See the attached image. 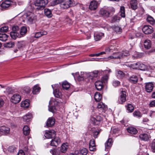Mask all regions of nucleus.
Instances as JSON below:
<instances>
[{
	"label": "nucleus",
	"mask_w": 155,
	"mask_h": 155,
	"mask_svg": "<svg viewBox=\"0 0 155 155\" xmlns=\"http://www.w3.org/2000/svg\"><path fill=\"white\" fill-rule=\"evenodd\" d=\"M95 100L97 101H99L102 98V96L99 92H96L94 95Z\"/></svg>",
	"instance_id": "obj_35"
},
{
	"label": "nucleus",
	"mask_w": 155,
	"mask_h": 155,
	"mask_svg": "<svg viewBox=\"0 0 155 155\" xmlns=\"http://www.w3.org/2000/svg\"><path fill=\"white\" fill-rule=\"evenodd\" d=\"M109 75L106 74L102 77L101 78L102 81L104 83L107 82L109 78Z\"/></svg>",
	"instance_id": "obj_55"
},
{
	"label": "nucleus",
	"mask_w": 155,
	"mask_h": 155,
	"mask_svg": "<svg viewBox=\"0 0 155 155\" xmlns=\"http://www.w3.org/2000/svg\"><path fill=\"white\" fill-rule=\"evenodd\" d=\"M31 117V114L30 113H28L23 117V119L24 121L28 122L30 121Z\"/></svg>",
	"instance_id": "obj_24"
},
{
	"label": "nucleus",
	"mask_w": 155,
	"mask_h": 155,
	"mask_svg": "<svg viewBox=\"0 0 155 155\" xmlns=\"http://www.w3.org/2000/svg\"><path fill=\"white\" fill-rule=\"evenodd\" d=\"M104 35V34L102 33H95L94 35V39L96 41H98L100 40Z\"/></svg>",
	"instance_id": "obj_23"
},
{
	"label": "nucleus",
	"mask_w": 155,
	"mask_h": 155,
	"mask_svg": "<svg viewBox=\"0 0 155 155\" xmlns=\"http://www.w3.org/2000/svg\"><path fill=\"white\" fill-rule=\"evenodd\" d=\"M56 135L55 132L53 130L47 131L45 135V137L47 139L54 137Z\"/></svg>",
	"instance_id": "obj_9"
},
{
	"label": "nucleus",
	"mask_w": 155,
	"mask_h": 155,
	"mask_svg": "<svg viewBox=\"0 0 155 155\" xmlns=\"http://www.w3.org/2000/svg\"><path fill=\"white\" fill-rule=\"evenodd\" d=\"M147 69V66L144 64L139 62L138 69L142 71H146Z\"/></svg>",
	"instance_id": "obj_30"
},
{
	"label": "nucleus",
	"mask_w": 155,
	"mask_h": 155,
	"mask_svg": "<svg viewBox=\"0 0 155 155\" xmlns=\"http://www.w3.org/2000/svg\"><path fill=\"white\" fill-rule=\"evenodd\" d=\"M98 5V4L97 2L95 0L92 1L90 3L89 8L91 10H94L97 8Z\"/></svg>",
	"instance_id": "obj_13"
},
{
	"label": "nucleus",
	"mask_w": 155,
	"mask_h": 155,
	"mask_svg": "<svg viewBox=\"0 0 155 155\" xmlns=\"http://www.w3.org/2000/svg\"><path fill=\"white\" fill-rule=\"evenodd\" d=\"M55 123V119L53 117L49 118L47 122V125L48 127H51L53 126Z\"/></svg>",
	"instance_id": "obj_20"
},
{
	"label": "nucleus",
	"mask_w": 155,
	"mask_h": 155,
	"mask_svg": "<svg viewBox=\"0 0 155 155\" xmlns=\"http://www.w3.org/2000/svg\"><path fill=\"white\" fill-rule=\"evenodd\" d=\"M49 111L52 112L54 113L56 112V109L54 106H51L49 108Z\"/></svg>",
	"instance_id": "obj_63"
},
{
	"label": "nucleus",
	"mask_w": 155,
	"mask_h": 155,
	"mask_svg": "<svg viewBox=\"0 0 155 155\" xmlns=\"http://www.w3.org/2000/svg\"><path fill=\"white\" fill-rule=\"evenodd\" d=\"M87 153V150L85 148H83L80 150V155H86Z\"/></svg>",
	"instance_id": "obj_50"
},
{
	"label": "nucleus",
	"mask_w": 155,
	"mask_h": 155,
	"mask_svg": "<svg viewBox=\"0 0 155 155\" xmlns=\"http://www.w3.org/2000/svg\"><path fill=\"white\" fill-rule=\"evenodd\" d=\"M147 21L151 24L153 25L155 24V20L152 17L149 16L147 17Z\"/></svg>",
	"instance_id": "obj_48"
},
{
	"label": "nucleus",
	"mask_w": 155,
	"mask_h": 155,
	"mask_svg": "<svg viewBox=\"0 0 155 155\" xmlns=\"http://www.w3.org/2000/svg\"><path fill=\"white\" fill-rule=\"evenodd\" d=\"M122 55V58L128 56L129 55V52L128 51H125L121 52Z\"/></svg>",
	"instance_id": "obj_56"
},
{
	"label": "nucleus",
	"mask_w": 155,
	"mask_h": 155,
	"mask_svg": "<svg viewBox=\"0 0 155 155\" xmlns=\"http://www.w3.org/2000/svg\"><path fill=\"white\" fill-rule=\"evenodd\" d=\"M101 129H93L92 130V133L93 134V136L95 138H97V135H98L99 133L101 131Z\"/></svg>",
	"instance_id": "obj_42"
},
{
	"label": "nucleus",
	"mask_w": 155,
	"mask_h": 155,
	"mask_svg": "<svg viewBox=\"0 0 155 155\" xmlns=\"http://www.w3.org/2000/svg\"><path fill=\"white\" fill-rule=\"evenodd\" d=\"M98 72L97 71H94L90 73L81 72V75H79L78 79L81 81L84 80L87 82L90 81L92 80L94 78L97 77Z\"/></svg>",
	"instance_id": "obj_1"
},
{
	"label": "nucleus",
	"mask_w": 155,
	"mask_h": 155,
	"mask_svg": "<svg viewBox=\"0 0 155 155\" xmlns=\"http://www.w3.org/2000/svg\"><path fill=\"white\" fill-rule=\"evenodd\" d=\"M3 92L6 95H8L12 93V90L11 87H8L3 91Z\"/></svg>",
	"instance_id": "obj_47"
},
{
	"label": "nucleus",
	"mask_w": 155,
	"mask_h": 155,
	"mask_svg": "<svg viewBox=\"0 0 155 155\" xmlns=\"http://www.w3.org/2000/svg\"><path fill=\"white\" fill-rule=\"evenodd\" d=\"M95 85L97 90L101 91L103 87V82L100 81H97L95 83Z\"/></svg>",
	"instance_id": "obj_16"
},
{
	"label": "nucleus",
	"mask_w": 155,
	"mask_h": 155,
	"mask_svg": "<svg viewBox=\"0 0 155 155\" xmlns=\"http://www.w3.org/2000/svg\"><path fill=\"white\" fill-rule=\"evenodd\" d=\"M91 120L94 125H98L102 120V118L100 115H94L91 117Z\"/></svg>",
	"instance_id": "obj_5"
},
{
	"label": "nucleus",
	"mask_w": 155,
	"mask_h": 155,
	"mask_svg": "<svg viewBox=\"0 0 155 155\" xmlns=\"http://www.w3.org/2000/svg\"><path fill=\"white\" fill-rule=\"evenodd\" d=\"M127 131L130 134H136L137 132V129L133 127H130L127 129Z\"/></svg>",
	"instance_id": "obj_27"
},
{
	"label": "nucleus",
	"mask_w": 155,
	"mask_h": 155,
	"mask_svg": "<svg viewBox=\"0 0 155 155\" xmlns=\"http://www.w3.org/2000/svg\"><path fill=\"white\" fill-rule=\"evenodd\" d=\"M26 45V43L24 41H18L17 45V48L20 50H23L25 47Z\"/></svg>",
	"instance_id": "obj_18"
},
{
	"label": "nucleus",
	"mask_w": 155,
	"mask_h": 155,
	"mask_svg": "<svg viewBox=\"0 0 155 155\" xmlns=\"http://www.w3.org/2000/svg\"><path fill=\"white\" fill-rule=\"evenodd\" d=\"M40 87L38 86V84L34 86L32 93L34 94H37L40 91Z\"/></svg>",
	"instance_id": "obj_40"
},
{
	"label": "nucleus",
	"mask_w": 155,
	"mask_h": 155,
	"mask_svg": "<svg viewBox=\"0 0 155 155\" xmlns=\"http://www.w3.org/2000/svg\"><path fill=\"white\" fill-rule=\"evenodd\" d=\"M48 2V0H36L33 5H35L36 9H42L44 8Z\"/></svg>",
	"instance_id": "obj_3"
},
{
	"label": "nucleus",
	"mask_w": 155,
	"mask_h": 155,
	"mask_svg": "<svg viewBox=\"0 0 155 155\" xmlns=\"http://www.w3.org/2000/svg\"><path fill=\"white\" fill-rule=\"evenodd\" d=\"M112 28L117 33H120L121 32L122 29L119 26L114 25L112 27Z\"/></svg>",
	"instance_id": "obj_46"
},
{
	"label": "nucleus",
	"mask_w": 155,
	"mask_h": 155,
	"mask_svg": "<svg viewBox=\"0 0 155 155\" xmlns=\"http://www.w3.org/2000/svg\"><path fill=\"white\" fill-rule=\"evenodd\" d=\"M25 20L29 24H31L36 19V17L34 14L31 11L27 12L23 15Z\"/></svg>",
	"instance_id": "obj_2"
},
{
	"label": "nucleus",
	"mask_w": 155,
	"mask_h": 155,
	"mask_svg": "<svg viewBox=\"0 0 155 155\" xmlns=\"http://www.w3.org/2000/svg\"><path fill=\"white\" fill-rule=\"evenodd\" d=\"M68 148V145L67 143H64L61 145L60 151L62 153H65Z\"/></svg>",
	"instance_id": "obj_37"
},
{
	"label": "nucleus",
	"mask_w": 155,
	"mask_h": 155,
	"mask_svg": "<svg viewBox=\"0 0 155 155\" xmlns=\"http://www.w3.org/2000/svg\"><path fill=\"white\" fill-rule=\"evenodd\" d=\"M154 87L153 84L151 82L146 83L145 86L146 91L148 93L151 92Z\"/></svg>",
	"instance_id": "obj_12"
},
{
	"label": "nucleus",
	"mask_w": 155,
	"mask_h": 155,
	"mask_svg": "<svg viewBox=\"0 0 155 155\" xmlns=\"http://www.w3.org/2000/svg\"><path fill=\"white\" fill-rule=\"evenodd\" d=\"M76 3L73 0H62L60 6L63 8H67L70 7L74 6Z\"/></svg>",
	"instance_id": "obj_4"
},
{
	"label": "nucleus",
	"mask_w": 155,
	"mask_h": 155,
	"mask_svg": "<svg viewBox=\"0 0 155 155\" xmlns=\"http://www.w3.org/2000/svg\"><path fill=\"white\" fill-rule=\"evenodd\" d=\"M126 100V94L125 91H122L118 99V102L120 104H122Z\"/></svg>",
	"instance_id": "obj_8"
},
{
	"label": "nucleus",
	"mask_w": 155,
	"mask_h": 155,
	"mask_svg": "<svg viewBox=\"0 0 155 155\" xmlns=\"http://www.w3.org/2000/svg\"><path fill=\"white\" fill-rule=\"evenodd\" d=\"M62 86L63 88L66 90H68L70 87L69 83L66 81L62 83Z\"/></svg>",
	"instance_id": "obj_44"
},
{
	"label": "nucleus",
	"mask_w": 155,
	"mask_h": 155,
	"mask_svg": "<svg viewBox=\"0 0 155 155\" xmlns=\"http://www.w3.org/2000/svg\"><path fill=\"white\" fill-rule=\"evenodd\" d=\"M115 47L114 46H111L109 47L106 48L105 51L106 52H109L112 51L113 50H114Z\"/></svg>",
	"instance_id": "obj_57"
},
{
	"label": "nucleus",
	"mask_w": 155,
	"mask_h": 155,
	"mask_svg": "<svg viewBox=\"0 0 155 155\" xmlns=\"http://www.w3.org/2000/svg\"><path fill=\"white\" fill-rule=\"evenodd\" d=\"M10 130V128L8 126H2L0 127V136L8 134Z\"/></svg>",
	"instance_id": "obj_6"
},
{
	"label": "nucleus",
	"mask_w": 155,
	"mask_h": 155,
	"mask_svg": "<svg viewBox=\"0 0 155 155\" xmlns=\"http://www.w3.org/2000/svg\"><path fill=\"white\" fill-rule=\"evenodd\" d=\"M50 152L52 154V155H58L59 154L56 151V150L55 149L51 150H50Z\"/></svg>",
	"instance_id": "obj_64"
},
{
	"label": "nucleus",
	"mask_w": 155,
	"mask_h": 155,
	"mask_svg": "<svg viewBox=\"0 0 155 155\" xmlns=\"http://www.w3.org/2000/svg\"><path fill=\"white\" fill-rule=\"evenodd\" d=\"M112 140L111 138H109L107 141L106 143H105L106 148H108L111 147L112 145Z\"/></svg>",
	"instance_id": "obj_43"
},
{
	"label": "nucleus",
	"mask_w": 155,
	"mask_h": 155,
	"mask_svg": "<svg viewBox=\"0 0 155 155\" xmlns=\"http://www.w3.org/2000/svg\"><path fill=\"white\" fill-rule=\"evenodd\" d=\"M122 58V55H121V52H119L113 53L112 55L110 56L108 58V59L109 60H110L113 59H120Z\"/></svg>",
	"instance_id": "obj_14"
},
{
	"label": "nucleus",
	"mask_w": 155,
	"mask_h": 155,
	"mask_svg": "<svg viewBox=\"0 0 155 155\" xmlns=\"http://www.w3.org/2000/svg\"><path fill=\"white\" fill-rule=\"evenodd\" d=\"M29 105V103L28 100H26L22 101L21 103V106L24 108L28 107Z\"/></svg>",
	"instance_id": "obj_38"
},
{
	"label": "nucleus",
	"mask_w": 155,
	"mask_h": 155,
	"mask_svg": "<svg viewBox=\"0 0 155 155\" xmlns=\"http://www.w3.org/2000/svg\"><path fill=\"white\" fill-rule=\"evenodd\" d=\"M134 116L141 117L142 116V114L140 113L138 111H135L133 113Z\"/></svg>",
	"instance_id": "obj_58"
},
{
	"label": "nucleus",
	"mask_w": 155,
	"mask_h": 155,
	"mask_svg": "<svg viewBox=\"0 0 155 155\" xmlns=\"http://www.w3.org/2000/svg\"><path fill=\"white\" fill-rule=\"evenodd\" d=\"M27 28L25 26H23L22 27L20 30V35L22 37L25 35V34L27 33Z\"/></svg>",
	"instance_id": "obj_28"
},
{
	"label": "nucleus",
	"mask_w": 155,
	"mask_h": 155,
	"mask_svg": "<svg viewBox=\"0 0 155 155\" xmlns=\"http://www.w3.org/2000/svg\"><path fill=\"white\" fill-rule=\"evenodd\" d=\"M143 56V54L142 53H139L135 52L134 54L132 55V57L133 59L139 58L142 57Z\"/></svg>",
	"instance_id": "obj_45"
},
{
	"label": "nucleus",
	"mask_w": 155,
	"mask_h": 155,
	"mask_svg": "<svg viewBox=\"0 0 155 155\" xmlns=\"http://www.w3.org/2000/svg\"><path fill=\"white\" fill-rule=\"evenodd\" d=\"M107 107V106L103 102H100L98 104L97 108L99 109L101 112H102Z\"/></svg>",
	"instance_id": "obj_21"
},
{
	"label": "nucleus",
	"mask_w": 155,
	"mask_h": 155,
	"mask_svg": "<svg viewBox=\"0 0 155 155\" xmlns=\"http://www.w3.org/2000/svg\"><path fill=\"white\" fill-rule=\"evenodd\" d=\"M62 0H54L51 3V6H54L58 4H61V2Z\"/></svg>",
	"instance_id": "obj_51"
},
{
	"label": "nucleus",
	"mask_w": 155,
	"mask_h": 155,
	"mask_svg": "<svg viewBox=\"0 0 155 155\" xmlns=\"http://www.w3.org/2000/svg\"><path fill=\"white\" fill-rule=\"evenodd\" d=\"M130 5L131 8L134 10L137 8V0H131L130 1Z\"/></svg>",
	"instance_id": "obj_19"
},
{
	"label": "nucleus",
	"mask_w": 155,
	"mask_h": 155,
	"mask_svg": "<svg viewBox=\"0 0 155 155\" xmlns=\"http://www.w3.org/2000/svg\"><path fill=\"white\" fill-rule=\"evenodd\" d=\"M8 27L7 26H5L1 28L0 29V31L1 32H6L8 30Z\"/></svg>",
	"instance_id": "obj_59"
},
{
	"label": "nucleus",
	"mask_w": 155,
	"mask_h": 155,
	"mask_svg": "<svg viewBox=\"0 0 155 155\" xmlns=\"http://www.w3.org/2000/svg\"><path fill=\"white\" fill-rule=\"evenodd\" d=\"M60 143V139L58 137H55L51 141L50 145L51 146L56 147Z\"/></svg>",
	"instance_id": "obj_11"
},
{
	"label": "nucleus",
	"mask_w": 155,
	"mask_h": 155,
	"mask_svg": "<svg viewBox=\"0 0 155 155\" xmlns=\"http://www.w3.org/2000/svg\"><path fill=\"white\" fill-rule=\"evenodd\" d=\"M30 129L27 126H25L23 128V132L24 135H27L30 133Z\"/></svg>",
	"instance_id": "obj_39"
},
{
	"label": "nucleus",
	"mask_w": 155,
	"mask_h": 155,
	"mask_svg": "<svg viewBox=\"0 0 155 155\" xmlns=\"http://www.w3.org/2000/svg\"><path fill=\"white\" fill-rule=\"evenodd\" d=\"M47 34V32L45 31L38 32L35 33V38H38L43 35H46Z\"/></svg>",
	"instance_id": "obj_33"
},
{
	"label": "nucleus",
	"mask_w": 155,
	"mask_h": 155,
	"mask_svg": "<svg viewBox=\"0 0 155 155\" xmlns=\"http://www.w3.org/2000/svg\"><path fill=\"white\" fill-rule=\"evenodd\" d=\"M11 5V2L9 0L5 1L1 5V7L3 9L9 7Z\"/></svg>",
	"instance_id": "obj_17"
},
{
	"label": "nucleus",
	"mask_w": 155,
	"mask_h": 155,
	"mask_svg": "<svg viewBox=\"0 0 155 155\" xmlns=\"http://www.w3.org/2000/svg\"><path fill=\"white\" fill-rule=\"evenodd\" d=\"M142 31L146 34H149L153 32V30L152 26L148 25H145L142 28Z\"/></svg>",
	"instance_id": "obj_7"
},
{
	"label": "nucleus",
	"mask_w": 155,
	"mask_h": 155,
	"mask_svg": "<svg viewBox=\"0 0 155 155\" xmlns=\"http://www.w3.org/2000/svg\"><path fill=\"white\" fill-rule=\"evenodd\" d=\"M14 46V43L13 42L11 41L7 43L5 45V47L7 48H12Z\"/></svg>",
	"instance_id": "obj_53"
},
{
	"label": "nucleus",
	"mask_w": 155,
	"mask_h": 155,
	"mask_svg": "<svg viewBox=\"0 0 155 155\" xmlns=\"http://www.w3.org/2000/svg\"><path fill=\"white\" fill-rule=\"evenodd\" d=\"M35 8V7H34L33 6H32L31 5H29L26 8V9L27 10V12L31 11L32 12L34 8Z\"/></svg>",
	"instance_id": "obj_60"
},
{
	"label": "nucleus",
	"mask_w": 155,
	"mask_h": 155,
	"mask_svg": "<svg viewBox=\"0 0 155 155\" xmlns=\"http://www.w3.org/2000/svg\"><path fill=\"white\" fill-rule=\"evenodd\" d=\"M44 12L46 16L48 18H51L52 16L51 10L48 8L45 9Z\"/></svg>",
	"instance_id": "obj_36"
},
{
	"label": "nucleus",
	"mask_w": 155,
	"mask_h": 155,
	"mask_svg": "<svg viewBox=\"0 0 155 155\" xmlns=\"http://www.w3.org/2000/svg\"><path fill=\"white\" fill-rule=\"evenodd\" d=\"M99 14L104 17H108L109 16L110 13L107 10L101 8L99 12Z\"/></svg>",
	"instance_id": "obj_15"
},
{
	"label": "nucleus",
	"mask_w": 155,
	"mask_h": 155,
	"mask_svg": "<svg viewBox=\"0 0 155 155\" xmlns=\"http://www.w3.org/2000/svg\"><path fill=\"white\" fill-rule=\"evenodd\" d=\"M127 110L128 113H131L134 110L133 106L130 104H128L125 106Z\"/></svg>",
	"instance_id": "obj_29"
},
{
	"label": "nucleus",
	"mask_w": 155,
	"mask_h": 155,
	"mask_svg": "<svg viewBox=\"0 0 155 155\" xmlns=\"http://www.w3.org/2000/svg\"><path fill=\"white\" fill-rule=\"evenodd\" d=\"M120 14L122 17L124 18L125 17V11L124 6H122L120 7Z\"/></svg>",
	"instance_id": "obj_49"
},
{
	"label": "nucleus",
	"mask_w": 155,
	"mask_h": 155,
	"mask_svg": "<svg viewBox=\"0 0 155 155\" xmlns=\"http://www.w3.org/2000/svg\"><path fill=\"white\" fill-rule=\"evenodd\" d=\"M16 148L14 146H10L8 148V150L11 153L14 152L16 151Z\"/></svg>",
	"instance_id": "obj_54"
},
{
	"label": "nucleus",
	"mask_w": 155,
	"mask_h": 155,
	"mask_svg": "<svg viewBox=\"0 0 155 155\" xmlns=\"http://www.w3.org/2000/svg\"><path fill=\"white\" fill-rule=\"evenodd\" d=\"M151 148L153 152H155V140H154L151 143Z\"/></svg>",
	"instance_id": "obj_62"
},
{
	"label": "nucleus",
	"mask_w": 155,
	"mask_h": 155,
	"mask_svg": "<svg viewBox=\"0 0 155 155\" xmlns=\"http://www.w3.org/2000/svg\"><path fill=\"white\" fill-rule=\"evenodd\" d=\"M116 76L118 79H122L124 77L125 74L122 71L117 70L116 72Z\"/></svg>",
	"instance_id": "obj_25"
},
{
	"label": "nucleus",
	"mask_w": 155,
	"mask_h": 155,
	"mask_svg": "<svg viewBox=\"0 0 155 155\" xmlns=\"http://www.w3.org/2000/svg\"><path fill=\"white\" fill-rule=\"evenodd\" d=\"M8 35L5 33H0V40L2 41H5L7 39Z\"/></svg>",
	"instance_id": "obj_41"
},
{
	"label": "nucleus",
	"mask_w": 155,
	"mask_h": 155,
	"mask_svg": "<svg viewBox=\"0 0 155 155\" xmlns=\"http://www.w3.org/2000/svg\"><path fill=\"white\" fill-rule=\"evenodd\" d=\"M139 137L140 139L143 140L147 141L149 139L150 137L147 134H143L139 135Z\"/></svg>",
	"instance_id": "obj_32"
},
{
	"label": "nucleus",
	"mask_w": 155,
	"mask_h": 155,
	"mask_svg": "<svg viewBox=\"0 0 155 155\" xmlns=\"http://www.w3.org/2000/svg\"><path fill=\"white\" fill-rule=\"evenodd\" d=\"M21 98V96L18 94H15L12 97L11 101L14 103H17L20 101Z\"/></svg>",
	"instance_id": "obj_10"
},
{
	"label": "nucleus",
	"mask_w": 155,
	"mask_h": 155,
	"mask_svg": "<svg viewBox=\"0 0 155 155\" xmlns=\"http://www.w3.org/2000/svg\"><path fill=\"white\" fill-rule=\"evenodd\" d=\"M10 35L11 38L14 40H15L17 38H20L21 37L18 32H11Z\"/></svg>",
	"instance_id": "obj_22"
},
{
	"label": "nucleus",
	"mask_w": 155,
	"mask_h": 155,
	"mask_svg": "<svg viewBox=\"0 0 155 155\" xmlns=\"http://www.w3.org/2000/svg\"><path fill=\"white\" fill-rule=\"evenodd\" d=\"M139 62L136 63H134L130 65H128L129 67L133 69H138Z\"/></svg>",
	"instance_id": "obj_52"
},
{
	"label": "nucleus",
	"mask_w": 155,
	"mask_h": 155,
	"mask_svg": "<svg viewBox=\"0 0 155 155\" xmlns=\"http://www.w3.org/2000/svg\"><path fill=\"white\" fill-rule=\"evenodd\" d=\"M12 32H18L19 31V28L17 26H14L12 27Z\"/></svg>",
	"instance_id": "obj_61"
},
{
	"label": "nucleus",
	"mask_w": 155,
	"mask_h": 155,
	"mask_svg": "<svg viewBox=\"0 0 155 155\" xmlns=\"http://www.w3.org/2000/svg\"><path fill=\"white\" fill-rule=\"evenodd\" d=\"M53 94L54 96L57 98H61L62 96L61 93L59 91L58 89H55V90L53 91Z\"/></svg>",
	"instance_id": "obj_34"
},
{
	"label": "nucleus",
	"mask_w": 155,
	"mask_h": 155,
	"mask_svg": "<svg viewBox=\"0 0 155 155\" xmlns=\"http://www.w3.org/2000/svg\"><path fill=\"white\" fill-rule=\"evenodd\" d=\"M152 44L151 41L149 40H146L144 42V45L147 49H149L151 47Z\"/></svg>",
	"instance_id": "obj_26"
},
{
	"label": "nucleus",
	"mask_w": 155,
	"mask_h": 155,
	"mask_svg": "<svg viewBox=\"0 0 155 155\" xmlns=\"http://www.w3.org/2000/svg\"><path fill=\"white\" fill-rule=\"evenodd\" d=\"M138 80V78L137 76L135 75H133L130 76L129 79V81L133 83H136Z\"/></svg>",
	"instance_id": "obj_31"
}]
</instances>
